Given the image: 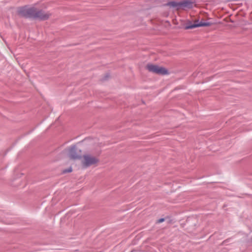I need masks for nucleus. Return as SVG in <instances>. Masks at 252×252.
Wrapping results in <instances>:
<instances>
[{
	"label": "nucleus",
	"instance_id": "3",
	"mask_svg": "<svg viewBox=\"0 0 252 252\" xmlns=\"http://www.w3.org/2000/svg\"><path fill=\"white\" fill-rule=\"evenodd\" d=\"M212 25V23L208 22H202L199 21V20H197L194 23H192L191 22L189 21L185 25V29H192L198 27H208Z\"/></svg>",
	"mask_w": 252,
	"mask_h": 252
},
{
	"label": "nucleus",
	"instance_id": "8",
	"mask_svg": "<svg viewBox=\"0 0 252 252\" xmlns=\"http://www.w3.org/2000/svg\"><path fill=\"white\" fill-rule=\"evenodd\" d=\"M72 171V167L70 166V167H69L68 168H67L66 169H65L63 170V173H64V174L67 173H70Z\"/></svg>",
	"mask_w": 252,
	"mask_h": 252
},
{
	"label": "nucleus",
	"instance_id": "6",
	"mask_svg": "<svg viewBox=\"0 0 252 252\" xmlns=\"http://www.w3.org/2000/svg\"><path fill=\"white\" fill-rule=\"evenodd\" d=\"M181 9H190L192 7V2L190 0L180 1Z\"/></svg>",
	"mask_w": 252,
	"mask_h": 252
},
{
	"label": "nucleus",
	"instance_id": "5",
	"mask_svg": "<svg viewBox=\"0 0 252 252\" xmlns=\"http://www.w3.org/2000/svg\"><path fill=\"white\" fill-rule=\"evenodd\" d=\"M83 157L85 160L84 164L86 167L90 166L98 162V159L97 158L89 155H85Z\"/></svg>",
	"mask_w": 252,
	"mask_h": 252
},
{
	"label": "nucleus",
	"instance_id": "4",
	"mask_svg": "<svg viewBox=\"0 0 252 252\" xmlns=\"http://www.w3.org/2000/svg\"><path fill=\"white\" fill-rule=\"evenodd\" d=\"M81 152V150L78 149L75 145H72L69 151L70 159L74 160L81 159L82 158Z\"/></svg>",
	"mask_w": 252,
	"mask_h": 252
},
{
	"label": "nucleus",
	"instance_id": "7",
	"mask_svg": "<svg viewBox=\"0 0 252 252\" xmlns=\"http://www.w3.org/2000/svg\"><path fill=\"white\" fill-rule=\"evenodd\" d=\"M166 5L174 8L176 10L181 9L180 1H171L167 2Z\"/></svg>",
	"mask_w": 252,
	"mask_h": 252
},
{
	"label": "nucleus",
	"instance_id": "1",
	"mask_svg": "<svg viewBox=\"0 0 252 252\" xmlns=\"http://www.w3.org/2000/svg\"><path fill=\"white\" fill-rule=\"evenodd\" d=\"M19 14L22 17L31 19H38L41 21L47 20L51 15L49 12H46L42 9H37L35 7H21L18 11Z\"/></svg>",
	"mask_w": 252,
	"mask_h": 252
},
{
	"label": "nucleus",
	"instance_id": "2",
	"mask_svg": "<svg viewBox=\"0 0 252 252\" xmlns=\"http://www.w3.org/2000/svg\"><path fill=\"white\" fill-rule=\"evenodd\" d=\"M147 68L150 72L158 74L166 75L168 74V71L167 69L157 64H148L147 65Z\"/></svg>",
	"mask_w": 252,
	"mask_h": 252
},
{
	"label": "nucleus",
	"instance_id": "9",
	"mask_svg": "<svg viewBox=\"0 0 252 252\" xmlns=\"http://www.w3.org/2000/svg\"><path fill=\"white\" fill-rule=\"evenodd\" d=\"M110 77V74L109 73H107L102 78V81H105L107 79Z\"/></svg>",
	"mask_w": 252,
	"mask_h": 252
},
{
	"label": "nucleus",
	"instance_id": "10",
	"mask_svg": "<svg viewBox=\"0 0 252 252\" xmlns=\"http://www.w3.org/2000/svg\"><path fill=\"white\" fill-rule=\"evenodd\" d=\"M165 220L164 218H160L157 220V223H159L163 222Z\"/></svg>",
	"mask_w": 252,
	"mask_h": 252
}]
</instances>
